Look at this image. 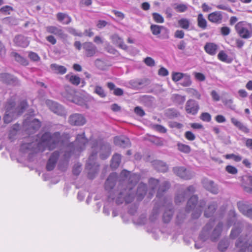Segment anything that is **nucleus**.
Masks as SVG:
<instances>
[{
	"mask_svg": "<svg viewBox=\"0 0 252 252\" xmlns=\"http://www.w3.org/2000/svg\"><path fill=\"white\" fill-rule=\"evenodd\" d=\"M92 153L86 165V168L90 170L88 176L91 179L94 178V176L92 175V171L96 173L98 170V164L95 162L97 153H99L101 159H106L111 154V146L108 143L99 145L97 141L94 140L92 142Z\"/></svg>",
	"mask_w": 252,
	"mask_h": 252,
	"instance_id": "3",
	"label": "nucleus"
},
{
	"mask_svg": "<svg viewBox=\"0 0 252 252\" xmlns=\"http://www.w3.org/2000/svg\"><path fill=\"white\" fill-rule=\"evenodd\" d=\"M121 161V156L119 154H115L113 155L111 159V167L117 168L120 165Z\"/></svg>",
	"mask_w": 252,
	"mask_h": 252,
	"instance_id": "34",
	"label": "nucleus"
},
{
	"mask_svg": "<svg viewBox=\"0 0 252 252\" xmlns=\"http://www.w3.org/2000/svg\"><path fill=\"white\" fill-rule=\"evenodd\" d=\"M214 225V221L210 220L202 228L201 231L199 239L202 242L210 240L212 242L217 241L220 236L223 223L219 222L216 227L213 229Z\"/></svg>",
	"mask_w": 252,
	"mask_h": 252,
	"instance_id": "5",
	"label": "nucleus"
},
{
	"mask_svg": "<svg viewBox=\"0 0 252 252\" xmlns=\"http://www.w3.org/2000/svg\"><path fill=\"white\" fill-rule=\"evenodd\" d=\"M200 119L203 121L209 122L211 120V116L208 113L203 112L200 115Z\"/></svg>",
	"mask_w": 252,
	"mask_h": 252,
	"instance_id": "55",
	"label": "nucleus"
},
{
	"mask_svg": "<svg viewBox=\"0 0 252 252\" xmlns=\"http://www.w3.org/2000/svg\"><path fill=\"white\" fill-rule=\"evenodd\" d=\"M220 32L222 35L227 36L230 33V29L228 27H222L220 29Z\"/></svg>",
	"mask_w": 252,
	"mask_h": 252,
	"instance_id": "63",
	"label": "nucleus"
},
{
	"mask_svg": "<svg viewBox=\"0 0 252 252\" xmlns=\"http://www.w3.org/2000/svg\"><path fill=\"white\" fill-rule=\"evenodd\" d=\"M217 208L216 203L213 202L209 205L208 208L205 210L204 216L206 218H209L211 217L215 212Z\"/></svg>",
	"mask_w": 252,
	"mask_h": 252,
	"instance_id": "33",
	"label": "nucleus"
},
{
	"mask_svg": "<svg viewBox=\"0 0 252 252\" xmlns=\"http://www.w3.org/2000/svg\"><path fill=\"white\" fill-rule=\"evenodd\" d=\"M199 109L198 102L192 99H189L185 105V110L188 114L196 115Z\"/></svg>",
	"mask_w": 252,
	"mask_h": 252,
	"instance_id": "13",
	"label": "nucleus"
},
{
	"mask_svg": "<svg viewBox=\"0 0 252 252\" xmlns=\"http://www.w3.org/2000/svg\"><path fill=\"white\" fill-rule=\"evenodd\" d=\"M218 49V46L214 43H207L204 46L205 51L209 55H215Z\"/></svg>",
	"mask_w": 252,
	"mask_h": 252,
	"instance_id": "28",
	"label": "nucleus"
},
{
	"mask_svg": "<svg viewBox=\"0 0 252 252\" xmlns=\"http://www.w3.org/2000/svg\"><path fill=\"white\" fill-rule=\"evenodd\" d=\"M228 215L229 218L227 220L228 226L230 227L233 224H234V227L231 230V233L230 234V237L231 238H236L238 235L242 232V229L244 226H250L251 228V226H250L244 221H238L236 222L237 220V215L234 210H230Z\"/></svg>",
	"mask_w": 252,
	"mask_h": 252,
	"instance_id": "7",
	"label": "nucleus"
},
{
	"mask_svg": "<svg viewBox=\"0 0 252 252\" xmlns=\"http://www.w3.org/2000/svg\"><path fill=\"white\" fill-rule=\"evenodd\" d=\"M121 180L116 191L113 190L118 180L116 173L109 175L105 183V189L109 192L108 199L109 201H115L118 205L125 203L131 202L135 196L133 188L140 179L139 174L131 173L129 171L124 170L120 174Z\"/></svg>",
	"mask_w": 252,
	"mask_h": 252,
	"instance_id": "1",
	"label": "nucleus"
},
{
	"mask_svg": "<svg viewBox=\"0 0 252 252\" xmlns=\"http://www.w3.org/2000/svg\"><path fill=\"white\" fill-rule=\"evenodd\" d=\"M161 205L160 202L156 203L149 218L151 221L154 222L158 219Z\"/></svg>",
	"mask_w": 252,
	"mask_h": 252,
	"instance_id": "29",
	"label": "nucleus"
},
{
	"mask_svg": "<svg viewBox=\"0 0 252 252\" xmlns=\"http://www.w3.org/2000/svg\"><path fill=\"white\" fill-rule=\"evenodd\" d=\"M186 218V214L183 212H179L177 215L176 219V223L177 224H182Z\"/></svg>",
	"mask_w": 252,
	"mask_h": 252,
	"instance_id": "47",
	"label": "nucleus"
},
{
	"mask_svg": "<svg viewBox=\"0 0 252 252\" xmlns=\"http://www.w3.org/2000/svg\"><path fill=\"white\" fill-rule=\"evenodd\" d=\"M178 23L181 28L185 30H188L190 25L189 20L187 18H182L180 19Z\"/></svg>",
	"mask_w": 252,
	"mask_h": 252,
	"instance_id": "42",
	"label": "nucleus"
},
{
	"mask_svg": "<svg viewBox=\"0 0 252 252\" xmlns=\"http://www.w3.org/2000/svg\"><path fill=\"white\" fill-rule=\"evenodd\" d=\"M172 171L176 176L186 180H190L194 175L192 171L187 169L184 166L174 167L173 168Z\"/></svg>",
	"mask_w": 252,
	"mask_h": 252,
	"instance_id": "12",
	"label": "nucleus"
},
{
	"mask_svg": "<svg viewBox=\"0 0 252 252\" xmlns=\"http://www.w3.org/2000/svg\"><path fill=\"white\" fill-rule=\"evenodd\" d=\"M152 16L155 22L158 23H163L164 21L163 16L160 14L154 12L152 14Z\"/></svg>",
	"mask_w": 252,
	"mask_h": 252,
	"instance_id": "48",
	"label": "nucleus"
},
{
	"mask_svg": "<svg viewBox=\"0 0 252 252\" xmlns=\"http://www.w3.org/2000/svg\"><path fill=\"white\" fill-rule=\"evenodd\" d=\"M155 168L158 171L165 172L168 170V166L164 162L161 160H156L154 162Z\"/></svg>",
	"mask_w": 252,
	"mask_h": 252,
	"instance_id": "31",
	"label": "nucleus"
},
{
	"mask_svg": "<svg viewBox=\"0 0 252 252\" xmlns=\"http://www.w3.org/2000/svg\"><path fill=\"white\" fill-rule=\"evenodd\" d=\"M147 191L146 184L141 183L139 184L135 195H136L138 200H141L143 199Z\"/></svg>",
	"mask_w": 252,
	"mask_h": 252,
	"instance_id": "24",
	"label": "nucleus"
},
{
	"mask_svg": "<svg viewBox=\"0 0 252 252\" xmlns=\"http://www.w3.org/2000/svg\"><path fill=\"white\" fill-rule=\"evenodd\" d=\"M114 141L115 145L119 146L123 148H127L129 147L130 146V142L129 139L126 137H115Z\"/></svg>",
	"mask_w": 252,
	"mask_h": 252,
	"instance_id": "22",
	"label": "nucleus"
},
{
	"mask_svg": "<svg viewBox=\"0 0 252 252\" xmlns=\"http://www.w3.org/2000/svg\"><path fill=\"white\" fill-rule=\"evenodd\" d=\"M46 104L49 109L54 113L58 115L63 116L65 114L64 108L59 103L51 100H47Z\"/></svg>",
	"mask_w": 252,
	"mask_h": 252,
	"instance_id": "14",
	"label": "nucleus"
},
{
	"mask_svg": "<svg viewBox=\"0 0 252 252\" xmlns=\"http://www.w3.org/2000/svg\"><path fill=\"white\" fill-rule=\"evenodd\" d=\"M239 36L243 39H249L252 36V25L245 21L239 22L235 26Z\"/></svg>",
	"mask_w": 252,
	"mask_h": 252,
	"instance_id": "9",
	"label": "nucleus"
},
{
	"mask_svg": "<svg viewBox=\"0 0 252 252\" xmlns=\"http://www.w3.org/2000/svg\"><path fill=\"white\" fill-rule=\"evenodd\" d=\"M87 142V140L85 138L84 133H83L82 134L77 135L75 140V143L77 144L76 148L73 143L66 145L63 144L60 151L54 152L50 157L46 164L47 170L49 171L53 170L59 158L60 159L59 167L61 170H64L62 167V164H64L65 167H66L71 156L75 151L80 152L83 150Z\"/></svg>",
	"mask_w": 252,
	"mask_h": 252,
	"instance_id": "2",
	"label": "nucleus"
},
{
	"mask_svg": "<svg viewBox=\"0 0 252 252\" xmlns=\"http://www.w3.org/2000/svg\"><path fill=\"white\" fill-rule=\"evenodd\" d=\"M57 18L59 21L63 24H68L71 21V18L66 14L59 13L57 15Z\"/></svg>",
	"mask_w": 252,
	"mask_h": 252,
	"instance_id": "32",
	"label": "nucleus"
},
{
	"mask_svg": "<svg viewBox=\"0 0 252 252\" xmlns=\"http://www.w3.org/2000/svg\"><path fill=\"white\" fill-rule=\"evenodd\" d=\"M168 125L171 128H176L177 129H181L183 126L182 124L176 122H170L168 123Z\"/></svg>",
	"mask_w": 252,
	"mask_h": 252,
	"instance_id": "59",
	"label": "nucleus"
},
{
	"mask_svg": "<svg viewBox=\"0 0 252 252\" xmlns=\"http://www.w3.org/2000/svg\"><path fill=\"white\" fill-rule=\"evenodd\" d=\"M185 137L190 141H193L195 139V135L190 131H187L185 133Z\"/></svg>",
	"mask_w": 252,
	"mask_h": 252,
	"instance_id": "60",
	"label": "nucleus"
},
{
	"mask_svg": "<svg viewBox=\"0 0 252 252\" xmlns=\"http://www.w3.org/2000/svg\"><path fill=\"white\" fill-rule=\"evenodd\" d=\"M236 247H244L247 248L249 252H252V239L248 241L243 239L241 237L239 238L235 244Z\"/></svg>",
	"mask_w": 252,
	"mask_h": 252,
	"instance_id": "25",
	"label": "nucleus"
},
{
	"mask_svg": "<svg viewBox=\"0 0 252 252\" xmlns=\"http://www.w3.org/2000/svg\"><path fill=\"white\" fill-rule=\"evenodd\" d=\"M69 81L72 84L78 85L80 82V78L76 75H71L69 78Z\"/></svg>",
	"mask_w": 252,
	"mask_h": 252,
	"instance_id": "57",
	"label": "nucleus"
},
{
	"mask_svg": "<svg viewBox=\"0 0 252 252\" xmlns=\"http://www.w3.org/2000/svg\"><path fill=\"white\" fill-rule=\"evenodd\" d=\"M238 207L239 211L244 215L246 216L248 211H249V210L251 207L248 205H247V204L243 203H238Z\"/></svg>",
	"mask_w": 252,
	"mask_h": 252,
	"instance_id": "41",
	"label": "nucleus"
},
{
	"mask_svg": "<svg viewBox=\"0 0 252 252\" xmlns=\"http://www.w3.org/2000/svg\"><path fill=\"white\" fill-rule=\"evenodd\" d=\"M164 203L162 206L165 207V210L163 215V220L165 223H168L172 219L173 216V208L172 207L170 199L164 198Z\"/></svg>",
	"mask_w": 252,
	"mask_h": 252,
	"instance_id": "11",
	"label": "nucleus"
},
{
	"mask_svg": "<svg viewBox=\"0 0 252 252\" xmlns=\"http://www.w3.org/2000/svg\"><path fill=\"white\" fill-rule=\"evenodd\" d=\"M51 68L55 73L63 74L66 72V68L63 65H58L57 64H52Z\"/></svg>",
	"mask_w": 252,
	"mask_h": 252,
	"instance_id": "35",
	"label": "nucleus"
},
{
	"mask_svg": "<svg viewBox=\"0 0 252 252\" xmlns=\"http://www.w3.org/2000/svg\"><path fill=\"white\" fill-rule=\"evenodd\" d=\"M164 28L163 26L152 24L150 26V30L152 34L154 35L159 34Z\"/></svg>",
	"mask_w": 252,
	"mask_h": 252,
	"instance_id": "36",
	"label": "nucleus"
},
{
	"mask_svg": "<svg viewBox=\"0 0 252 252\" xmlns=\"http://www.w3.org/2000/svg\"><path fill=\"white\" fill-rule=\"evenodd\" d=\"M226 170L227 172L232 174H235L237 173V168L231 165L227 166L226 167Z\"/></svg>",
	"mask_w": 252,
	"mask_h": 252,
	"instance_id": "64",
	"label": "nucleus"
},
{
	"mask_svg": "<svg viewBox=\"0 0 252 252\" xmlns=\"http://www.w3.org/2000/svg\"><path fill=\"white\" fill-rule=\"evenodd\" d=\"M174 8L178 12H184L188 9L187 6L184 4H175Z\"/></svg>",
	"mask_w": 252,
	"mask_h": 252,
	"instance_id": "50",
	"label": "nucleus"
},
{
	"mask_svg": "<svg viewBox=\"0 0 252 252\" xmlns=\"http://www.w3.org/2000/svg\"><path fill=\"white\" fill-rule=\"evenodd\" d=\"M223 13L222 12L220 11H214L208 14L207 18L211 23L220 24L222 22Z\"/></svg>",
	"mask_w": 252,
	"mask_h": 252,
	"instance_id": "20",
	"label": "nucleus"
},
{
	"mask_svg": "<svg viewBox=\"0 0 252 252\" xmlns=\"http://www.w3.org/2000/svg\"><path fill=\"white\" fill-rule=\"evenodd\" d=\"M202 184L203 187L210 192L214 194H216L219 192L218 186L213 181L205 178L202 179Z\"/></svg>",
	"mask_w": 252,
	"mask_h": 252,
	"instance_id": "16",
	"label": "nucleus"
},
{
	"mask_svg": "<svg viewBox=\"0 0 252 252\" xmlns=\"http://www.w3.org/2000/svg\"><path fill=\"white\" fill-rule=\"evenodd\" d=\"M82 48L85 50V55L87 57L94 56L97 52V48L91 42H86L82 44Z\"/></svg>",
	"mask_w": 252,
	"mask_h": 252,
	"instance_id": "19",
	"label": "nucleus"
},
{
	"mask_svg": "<svg viewBox=\"0 0 252 252\" xmlns=\"http://www.w3.org/2000/svg\"><path fill=\"white\" fill-rule=\"evenodd\" d=\"M111 39L112 42L117 45L120 48L126 50L127 48V46L124 43L123 39L120 37L117 34H114L111 36Z\"/></svg>",
	"mask_w": 252,
	"mask_h": 252,
	"instance_id": "26",
	"label": "nucleus"
},
{
	"mask_svg": "<svg viewBox=\"0 0 252 252\" xmlns=\"http://www.w3.org/2000/svg\"><path fill=\"white\" fill-rule=\"evenodd\" d=\"M81 171V165L78 163L75 164L72 170L73 174L75 175H78L80 174Z\"/></svg>",
	"mask_w": 252,
	"mask_h": 252,
	"instance_id": "62",
	"label": "nucleus"
},
{
	"mask_svg": "<svg viewBox=\"0 0 252 252\" xmlns=\"http://www.w3.org/2000/svg\"><path fill=\"white\" fill-rule=\"evenodd\" d=\"M184 74L180 72H174L172 74V80L175 82L181 80Z\"/></svg>",
	"mask_w": 252,
	"mask_h": 252,
	"instance_id": "58",
	"label": "nucleus"
},
{
	"mask_svg": "<svg viewBox=\"0 0 252 252\" xmlns=\"http://www.w3.org/2000/svg\"><path fill=\"white\" fill-rule=\"evenodd\" d=\"M68 122L72 126H81L86 124V120L82 114L74 113L69 116Z\"/></svg>",
	"mask_w": 252,
	"mask_h": 252,
	"instance_id": "15",
	"label": "nucleus"
},
{
	"mask_svg": "<svg viewBox=\"0 0 252 252\" xmlns=\"http://www.w3.org/2000/svg\"><path fill=\"white\" fill-rule=\"evenodd\" d=\"M186 92L192 97L198 99H201V94L195 89L188 88L186 89Z\"/></svg>",
	"mask_w": 252,
	"mask_h": 252,
	"instance_id": "44",
	"label": "nucleus"
},
{
	"mask_svg": "<svg viewBox=\"0 0 252 252\" xmlns=\"http://www.w3.org/2000/svg\"><path fill=\"white\" fill-rule=\"evenodd\" d=\"M40 121L36 119H34L32 120L29 125L30 127L32 128L33 131L38 129L40 127Z\"/></svg>",
	"mask_w": 252,
	"mask_h": 252,
	"instance_id": "46",
	"label": "nucleus"
},
{
	"mask_svg": "<svg viewBox=\"0 0 252 252\" xmlns=\"http://www.w3.org/2000/svg\"><path fill=\"white\" fill-rule=\"evenodd\" d=\"M153 128L154 130L162 133H165L167 131V129L163 126L155 124L153 126Z\"/></svg>",
	"mask_w": 252,
	"mask_h": 252,
	"instance_id": "51",
	"label": "nucleus"
},
{
	"mask_svg": "<svg viewBox=\"0 0 252 252\" xmlns=\"http://www.w3.org/2000/svg\"><path fill=\"white\" fill-rule=\"evenodd\" d=\"M14 42L17 46L24 48L27 47L29 44L28 38L22 35L16 36L14 39Z\"/></svg>",
	"mask_w": 252,
	"mask_h": 252,
	"instance_id": "23",
	"label": "nucleus"
},
{
	"mask_svg": "<svg viewBox=\"0 0 252 252\" xmlns=\"http://www.w3.org/2000/svg\"><path fill=\"white\" fill-rule=\"evenodd\" d=\"M180 84L184 87L190 86L191 84L190 76L187 74H184Z\"/></svg>",
	"mask_w": 252,
	"mask_h": 252,
	"instance_id": "43",
	"label": "nucleus"
},
{
	"mask_svg": "<svg viewBox=\"0 0 252 252\" xmlns=\"http://www.w3.org/2000/svg\"><path fill=\"white\" fill-rule=\"evenodd\" d=\"M225 158L227 159H233L234 161L236 162L240 161L242 158L239 155H236L233 154H227L225 156Z\"/></svg>",
	"mask_w": 252,
	"mask_h": 252,
	"instance_id": "54",
	"label": "nucleus"
},
{
	"mask_svg": "<svg viewBox=\"0 0 252 252\" xmlns=\"http://www.w3.org/2000/svg\"><path fill=\"white\" fill-rule=\"evenodd\" d=\"M195 192V188L191 185L185 189L183 185L181 186L175 197V202L178 204L184 202L186 198Z\"/></svg>",
	"mask_w": 252,
	"mask_h": 252,
	"instance_id": "10",
	"label": "nucleus"
},
{
	"mask_svg": "<svg viewBox=\"0 0 252 252\" xmlns=\"http://www.w3.org/2000/svg\"><path fill=\"white\" fill-rule=\"evenodd\" d=\"M67 32L74 36H78L79 37H82L83 36L82 32L77 31L76 29L72 27L68 28Z\"/></svg>",
	"mask_w": 252,
	"mask_h": 252,
	"instance_id": "52",
	"label": "nucleus"
},
{
	"mask_svg": "<svg viewBox=\"0 0 252 252\" xmlns=\"http://www.w3.org/2000/svg\"><path fill=\"white\" fill-rule=\"evenodd\" d=\"M161 33H162V34L160 36V39H168L169 38V31L168 29H167L165 27L163 28V29Z\"/></svg>",
	"mask_w": 252,
	"mask_h": 252,
	"instance_id": "56",
	"label": "nucleus"
},
{
	"mask_svg": "<svg viewBox=\"0 0 252 252\" xmlns=\"http://www.w3.org/2000/svg\"><path fill=\"white\" fill-rule=\"evenodd\" d=\"M45 30L48 33L53 34L61 38L65 39L67 36V34L64 32L63 31L60 27L48 26L45 27Z\"/></svg>",
	"mask_w": 252,
	"mask_h": 252,
	"instance_id": "18",
	"label": "nucleus"
},
{
	"mask_svg": "<svg viewBox=\"0 0 252 252\" xmlns=\"http://www.w3.org/2000/svg\"><path fill=\"white\" fill-rule=\"evenodd\" d=\"M177 146L178 150L182 153L188 154L191 151L190 147L188 145L179 142Z\"/></svg>",
	"mask_w": 252,
	"mask_h": 252,
	"instance_id": "38",
	"label": "nucleus"
},
{
	"mask_svg": "<svg viewBox=\"0 0 252 252\" xmlns=\"http://www.w3.org/2000/svg\"><path fill=\"white\" fill-rule=\"evenodd\" d=\"M94 93L101 98H104L107 95L103 88L99 85H96L94 87Z\"/></svg>",
	"mask_w": 252,
	"mask_h": 252,
	"instance_id": "39",
	"label": "nucleus"
},
{
	"mask_svg": "<svg viewBox=\"0 0 252 252\" xmlns=\"http://www.w3.org/2000/svg\"><path fill=\"white\" fill-rule=\"evenodd\" d=\"M170 187V183L167 181H163L160 184L157 194V197L159 199V202L161 203L162 201H164V198H166L164 197L162 199L161 198V197L162 196L163 193L164 192L166 191L169 189Z\"/></svg>",
	"mask_w": 252,
	"mask_h": 252,
	"instance_id": "21",
	"label": "nucleus"
},
{
	"mask_svg": "<svg viewBox=\"0 0 252 252\" xmlns=\"http://www.w3.org/2000/svg\"><path fill=\"white\" fill-rule=\"evenodd\" d=\"M28 57L33 62H37L40 60L37 53L32 51L29 52Z\"/></svg>",
	"mask_w": 252,
	"mask_h": 252,
	"instance_id": "53",
	"label": "nucleus"
},
{
	"mask_svg": "<svg viewBox=\"0 0 252 252\" xmlns=\"http://www.w3.org/2000/svg\"><path fill=\"white\" fill-rule=\"evenodd\" d=\"M0 81L6 84L14 86L19 85L20 84L19 81L16 77L6 73L0 74Z\"/></svg>",
	"mask_w": 252,
	"mask_h": 252,
	"instance_id": "17",
	"label": "nucleus"
},
{
	"mask_svg": "<svg viewBox=\"0 0 252 252\" xmlns=\"http://www.w3.org/2000/svg\"><path fill=\"white\" fill-rule=\"evenodd\" d=\"M149 184L150 188L154 190L159 185V181L154 178H151L149 180Z\"/></svg>",
	"mask_w": 252,
	"mask_h": 252,
	"instance_id": "49",
	"label": "nucleus"
},
{
	"mask_svg": "<svg viewBox=\"0 0 252 252\" xmlns=\"http://www.w3.org/2000/svg\"><path fill=\"white\" fill-rule=\"evenodd\" d=\"M28 106L26 101H22L17 107L14 106V102H8L6 105V112L3 117L4 123L8 124L16 117L21 115Z\"/></svg>",
	"mask_w": 252,
	"mask_h": 252,
	"instance_id": "6",
	"label": "nucleus"
},
{
	"mask_svg": "<svg viewBox=\"0 0 252 252\" xmlns=\"http://www.w3.org/2000/svg\"><path fill=\"white\" fill-rule=\"evenodd\" d=\"M146 65L149 66H154L155 65V61L151 57H147L144 60Z\"/></svg>",
	"mask_w": 252,
	"mask_h": 252,
	"instance_id": "61",
	"label": "nucleus"
},
{
	"mask_svg": "<svg viewBox=\"0 0 252 252\" xmlns=\"http://www.w3.org/2000/svg\"><path fill=\"white\" fill-rule=\"evenodd\" d=\"M61 140V134L59 132H56L53 134L47 132L42 135L41 143L37 142L23 143L21 146L20 150L23 152H26V151L29 150L36 151L33 149L35 146L39 148L40 145H44L48 147L49 150H52L59 145Z\"/></svg>",
	"mask_w": 252,
	"mask_h": 252,
	"instance_id": "4",
	"label": "nucleus"
},
{
	"mask_svg": "<svg viewBox=\"0 0 252 252\" xmlns=\"http://www.w3.org/2000/svg\"><path fill=\"white\" fill-rule=\"evenodd\" d=\"M229 245V242L228 239H224L221 240L218 245V249L221 252L225 251Z\"/></svg>",
	"mask_w": 252,
	"mask_h": 252,
	"instance_id": "40",
	"label": "nucleus"
},
{
	"mask_svg": "<svg viewBox=\"0 0 252 252\" xmlns=\"http://www.w3.org/2000/svg\"><path fill=\"white\" fill-rule=\"evenodd\" d=\"M231 122L237 127L240 130L245 133H248L250 132V129L242 123L239 121L237 119L235 118H231Z\"/></svg>",
	"mask_w": 252,
	"mask_h": 252,
	"instance_id": "27",
	"label": "nucleus"
},
{
	"mask_svg": "<svg viewBox=\"0 0 252 252\" xmlns=\"http://www.w3.org/2000/svg\"><path fill=\"white\" fill-rule=\"evenodd\" d=\"M207 21L204 18L203 14L201 13L199 14L197 16L198 26L202 29H205L207 27Z\"/></svg>",
	"mask_w": 252,
	"mask_h": 252,
	"instance_id": "37",
	"label": "nucleus"
},
{
	"mask_svg": "<svg viewBox=\"0 0 252 252\" xmlns=\"http://www.w3.org/2000/svg\"><path fill=\"white\" fill-rule=\"evenodd\" d=\"M206 204L204 200L198 202V197L196 195H192L187 202L186 211L189 213L192 210V218L198 219L201 213L202 209Z\"/></svg>",
	"mask_w": 252,
	"mask_h": 252,
	"instance_id": "8",
	"label": "nucleus"
},
{
	"mask_svg": "<svg viewBox=\"0 0 252 252\" xmlns=\"http://www.w3.org/2000/svg\"><path fill=\"white\" fill-rule=\"evenodd\" d=\"M11 56L13 57L15 60L22 65L27 66L29 64V61L23 57L21 56L18 53L12 52Z\"/></svg>",
	"mask_w": 252,
	"mask_h": 252,
	"instance_id": "30",
	"label": "nucleus"
},
{
	"mask_svg": "<svg viewBox=\"0 0 252 252\" xmlns=\"http://www.w3.org/2000/svg\"><path fill=\"white\" fill-rule=\"evenodd\" d=\"M173 101L179 104H183L186 100L185 96H182L178 94H173L172 96Z\"/></svg>",
	"mask_w": 252,
	"mask_h": 252,
	"instance_id": "45",
	"label": "nucleus"
}]
</instances>
